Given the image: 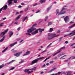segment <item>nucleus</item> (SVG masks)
Masks as SVG:
<instances>
[{
  "label": "nucleus",
  "instance_id": "56",
  "mask_svg": "<svg viewBox=\"0 0 75 75\" xmlns=\"http://www.w3.org/2000/svg\"><path fill=\"white\" fill-rule=\"evenodd\" d=\"M21 27H19V28H18V29H17V30H18V31H19V30H20V28H21Z\"/></svg>",
  "mask_w": 75,
  "mask_h": 75
},
{
  "label": "nucleus",
  "instance_id": "35",
  "mask_svg": "<svg viewBox=\"0 0 75 75\" xmlns=\"http://www.w3.org/2000/svg\"><path fill=\"white\" fill-rule=\"evenodd\" d=\"M33 72V71H28V74H31V73Z\"/></svg>",
  "mask_w": 75,
  "mask_h": 75
},
{
  "label": "nucleus",
  "instance_id": "39",
  "mask_svg": "<svg viewBox=\"0 0 75 75\" xmlns=\"http://www.w3.org/2000/svg\"><path fill=\"white\" fill-rule=\"evenodd\" d=\"M21 61L20 62H19V64H21L22 63H23V62H24V60H21Z\"/></svg>",
  "mask_w": 75,
  "mask_h": 75
},
{
  "label": "nucleus",
  "instance_id": "41",
  "mask_svg": "<svg viewBox=\"0 0 75 75\" xmlns=\"http://www.w3.org/2000/svg\"><path fill=\"white\" fill-rule=\"evenodd\" d=\"M4 24V23H1L0 25V26L1 27H2L3 26V25Z\"/></svg>",
  "mask_w": 75,
  "mask_h": 75
},
{
  "label": "nucleus",
  "instance_id": "63",
  "mask_svg": "<svg viewBox=\"0 0 75 75\" xmlns=\"http://www.w3.org/2000/svg\"><path fill=\"white\" fill-rule=\"evenodd\" d=\"M16 14L17 15V14H18V12H16Z\"/></svg>",
  "mask_w": 75,
  "mask_h": 75
},
{
  "label": "nucleus",
  "instance_id": "40",
  "mask_svg": "<svg viewBox=\"0 0 75 75\" xmlns=\"http://www.w3.org/2000/svg\"><path fill=\"white\" fill-rule=\"evenodd\" d=\"M71 59H75V56H72L71 57Z\"/></svg>",
  "mask_w": 75,
  "mask_h": 75
},
{
  "label": "nucleus",
  "instance_id": "46",
  "mask_svg": "<svg viewBox=\"0 0 75 75\" xmlns=\"http://www.w3.org/2000/svg\"><path fill=\"white\" fill-rule=\"evenodd\" d=\"M54 62V61L52 60L51 61H50L49 62L50 64H52V63H53Z\"/></svg>",
  "mask_w": 75,
  "mask_h": 75
},
{
  "label": "nucleus",
  "instance_id": "4",
  "mask_svg": "<svg viewBox=\"0 0 75 75\" xmlns=\"http://www.w3.org/2000/svg\"><path fill=\"white\" fill-rule=\"evenodd\" d=\"M38 30H39L40 33H42V31H44V29H38L35 30V31L32 32V35H34L35 34L38 33Z\"/></svg>",
  "mask_w": 75,
  "mask_h": 75
},
{
  "label": "nucleus",
  "instance_id": "49",
  "mask_svg": "<svg viewBox=\"0 0 75 75\" xmlns=\"http://www.w3.org/2000/svg\"><path fill=\"white\" fill-rule=\"evenodd\" d=\"M61 56V54H60L58 55V57H60Z\"/></svg>",
  "mask_w": 75,
  "mask_h": 75
},
{
  "label": "nucleus",
  "instance_id": "53",
  "mask_svg": "<svg viewBox=\"0 0 75 75\" xmlns=\"http://www.w3.org/2000/svg\"><path fill=\"white\" fill-rule=\"evenodd\" d=\"M40 11V10H38L36 12V13H39Z\"/></svg>",
  "mask_w": 75,
  "mask_h": 75
},
{
  "label": "nucleus",
  "instance_id": "52",
  "mask_svg": "<svg viewBox=\"0 0 75 75\" xmlns=\"http://www.w3.org/2000/svg\"><path fill=\"white\" fill-rule=\"evenodd\" d=\"M75 43H74V44H72L70 46V47H72V46H73V45H75Z\"/></svg>",
  "mask_w": 75,
  "mask_h": 75
},
{
  "label": "nucleus",
  "instance_id": "60",
  "mask_svg": "<svg viewBox=\"0 0 75 75\" xmlns=\"http://www.w3.org/2000/svg\"><path fill=\"white\" fill-rule=\"evenodd\" d=\"M25 20L24 19H23L22 22H24L25 21Z\"/></svg>",
  "mask_w": 75,
  "mask_h": 75
},
{
  "label": "nucleus",
  "instance_id": "13",
  "mask_svg": "<svg viewBox=\"0 0 75 75\" xmlns=\"http://www.w3.org/2000/svg\"><path fill=\"white\" fill-rule=\"evenodd\" d=\"M3 38L1 39L0 40V42H2L5 39V37H6V36L5 35L2 36Z\"/></svg>",
  "mask_w": 75,
  "mask_h": 75
},
{
  "label": "nucleus",
  "instance_id": "37",
  "mask_svg": "<svg viewBox=\"0 0 75 75\" xmlns=\"http://www.w3.org/2000/svg\"><path fill=\"white\" fill-rule=\"evenodd\" d=\"M65 47H62L60 49V50L59 51H61L62 50V49H65Z\"/></svg>",
  "mask_w": 75,
  "mask_h": 75
},
{
  "label": "nucleus",
  "instance_id": "24",
  "mask_svg": "<svg viewBox=\"0 0 75 75\" xmlns=\"http://www.w3.org/2000/svg\"><path fill=\"white\" fill-rule=\"evenodd\" d=\"M45 0H40V2L41 4H43V3H45Z\"/></svg>",
  "mask_w": 75,
  "mask_h": 75
},
{
  "label": "nucleus",
  "instance_id": "44",
  "mask_svg": "<svg viewBox=\"0 0 75 75\" xmlns=\"http://www.w3.org/2000/svg\"><path fill=\"white\" fill-rule=\"evenodd\" d=\"M37 5V3H36L35 4H34L33 6V7H35V6H36Z\"/></svg>",
  "mask_w": 75,
  "mask_h": 75
},
{
  "label": "nucleus",
  "instance_id": "11",
  "mask_svg": "<svg viewBox=\"0 0 75 75\" xmlns=\"http://www.w3.org/2000/svg\"><path fill=\"white\" fill-rule=\"evenodd\" d=\"M30 51H27V52L25 54H24L23 56H26V55H28V54H30Z\"/></svg>",
  "mask_w": 75,
  "mask_h": 75
},
{
  "label": "nucleus",
  "instance_id": "32",
  "mask_svg": "<svg viewBox=\"0 0 75 75\" xmlns=\"http://www.w3.org/2000/svg\"><path fill=\"white\" fill-rule=\"evenodd\" d=\"M4 64H2L0 66V69H1L2 68H3L4 67Z\"/></svg>",
  "mask_w": 75,
  "mask_h": 75
},
{
  "label": "nucleus",
  "instance_id": "58",
  "mask_svg": "<svg viewBox=\"0 0 75 75\" xmlns=\"http://www.w3.org/2000/svg\"><path fill=\"white\" fill-rule=\"evenodd\" d=\"M75 39V36L73 37V38L72 39V40H74Z\"/></svg>",
  "mask_w": 75,
  "mask_h": 75
},
{
  "label": "nucleus",
  "instance_id": "64",
  "mask_svg": "<svg viewBox=\"0 0 75 75\" xmlns=\"http://www.w3.org/2000/svg\"><path fill=\"white\" fill-rule=\"evenodd\" d=\"M49 63H48L46 64V65H47V66H48V65H49Z\"/></svg>",
  "mask_w": 75,
  "mask_h": 75
},
{
  "label": "nucleus",
  "instance_id": "10",
  "mask_svg": "<svg viewBox=\"0 0 75 75\" xmlns=\"http://www.w3.org/2000/svg\"><path fill=\"white\" fill-rule=\"evenodd\" d=\"M8 31V29H7L6 30H5L4 32H2L1 33V35H5V34H6V33Z\"/></svg>",
  "mask_w": 75,
  "mask_h": 75
},
{
  "label": "nucleus",
  "instance_id": "16",
  "mask_svg": "<svg viewBox=\"0 0 75 75\" xmlns=\"http://www.w3.org/2000/svg\"><path fill=\"white\" fill-rule=\"evenodd\" d=\"M66 75H71V71H69L65 73Z\"/></svg>",
  "mask_w": 75,
  "mask_h": 75
},
{
  "label": "nucleus",
  "instance_id": "8",
  "mask_svg": "<svg viewBox=\"0 0 75 75\" xmlns=\"http://www.w3.org/2000/svg\"><path fill=\"white\" fill-rule=\"evenodd\" d=\"M7 5H4L2 8H1V9H0V13H1V12L2 11V10H3V8L4 10H6L7 9Z\"/></svg>",
  "mask_w": 75,
  "mask_h": 75
},
{
  "label": "nucleus",
  "instance_id": "62",
  "mask_svg": "<svg viewBox=\"0 0 75 75\" xmlns=\"http://www.w3.org/2000/svg\"><path fill=\"white\" fill-rule=\"evenodd\" d=\"M71 59V57H69V58L67 59L68 60H69V59Z\"/></svg>",
  "mask_w": 75,
  "mask_h": 75
},
{
  "label": "nucleus",
  "instance_id": "38",
  "mask_svg": "<svg viewBox=\"0 0 75 75\" xmlns=\"http://www.w3.org/2000/svg\"><path fill=\"white\" fill-rule=\"evenodd\" d=\"M14 68H15V67H13L9 69V71H11V70H13V69H14Z\"/></svg>",
  "mask_w": 75,
  "mask_h": 75
},
{
  "label": "nucleus",
  "instance_id": "25",
  "mask_svg": "<svg viewBox=\"0 0 75 75\" xmlns=\"http://www.w3.org/2000/svg\"><path fill=\"white\" fill-rule=\"evenodd\" d=\"M72 35V33H71L69 34L66 35L64 36V37H67V36H70V35Z\"/></svg>",
  "mask_w": 75,
  "mask_h": 75
},
{
  "label": "nucleus",
  "instance_id": "19",
  "mask_svg": "<svg viewBox=\"0 0 75 75\" xmlns=\"http://www.w3.org/2000/svg\"><path fill=\"white\" fill-rule=\"evenodd\" d=\"M61 52V51H59L56 52L55 53L53 54L52 57H54V56L56 55H57V54H59V52Z\"/></svg>",
  "mask_w": 75,
  "mask_h": 75
},
{
  "label": "nucleus",
  "instance_id": "45",
  "mask_svg": "<svg viewBox=\"0 0 75 75\" xmlns=\"http://www.w3.org/2000/svg\"><path fill=\"white\" fill-rule=\"evenodd\" d=\"M23 41H24V40L23 39L19 42V43H21V42H23Z\"/></svg>",
  "mask_w": 75,
  "mask_h": 75
},
{
  "label": "nucleus",
  "instance_id": "6",
  "mask_svg": "<svg viewBox=\"0 0 75 75\" xmlns=\"http://www.w3.org/2000/svg\"><path fill=\"white\" fill-rule=\"evenodd\" d=\"M62 18H64V20L65 23H68L69 20V17L68 16H67L65 17V16H63Z\"/></svg>",
  "mask_w": 75,
  "mask_h": 75
},
{
  "label": "nucleus",
  "instance_id": "28",
  "mask_svg": "<svg viewBox=\"0 0 75 75\" xmlns=\"http://www.w3.org/2000/svg\"><path fill=\"white\" fill-rule=\"evenodd\" d=\"M30 69H26L25 71V72H28V71H30Z\"/></svg>",
  "mask_w": 75,
  "mask_h": 75
},
{
  "label": "nucleus",
  "instance_id": "15",
  "mask_svg": "<svg viewBox=\"0 0 75 75\" xmlns=\"http://www.w3.org/2000/svg\"><path fill=\"white\" fill-rule=\"evenodd\" d=\"M13 32H12V31H11L9 33V37H11L12 35H13Z\"/></svg>",
  "mask_w": 75,
  "mask_h": 75
},
{
  "label": "nucleus",
  "instance_id": "20",
  "mask_svg": "<svg viewBox=\"0 0 75 75\" xmlns=\"http://www.w3.org/2000/svg\"><path fill=\"white\" fill-rule=\"evenodd\" d=\"M52 7V6H50L49 7L47 8V11H49L51 10V7Z\"/></svg>",
  "mask_w": 75,
  "mask_h": 75
},
{
  "label": "nucleus",
  "instance_id": "2",
  "mask_svg": "<svg viewBox=\"0 0 75 75\" xmlns=\"http://www.w3.org/2000/svg\"><path fill=\"white\" fill-rule=\"evenodd\" d=\"M43 58H44V57H40L39 58L33 60L32 61V62L31 63V65H33V64H35V63H37V62H38V61H39V60H40V59H43Z\"/></svg>",
  "mask_w": 75,
  "mask_h": 75
},
{
  "label": "nucleus",
  "instance_id": "42",
  "mask_svg": "<svg viewBox=\"0 0 75 75\" xmlns=\"http://www.w3.org/2000/svg\"><path fill=\"white\" fill-rule=\"evenodd\" d=\"M62 38H63L62 37H61L59 38V42L61 41V40H62Z\"/></svg>",
  "mask_w": 75,
  "mask_h": 75
},
{
  "label": "nucleus",
  "instance_id": "30",
  "mask_svg": "<svg viewBox=\"0 0 75 75\" xmlns=\"http://www.w3.org/2000/svg\"><path fill=\"white\" fill-rule=\"evenodd\" d=\"M48 18V16H46L45 17V21H47Z\"/></svg>",
  "mask_w": 75,
  "mask_h": 75
},
{
  "label": "nucleus",
  "instance_id": "22",
  "mask_svg": "<svg viewBox=\"0 0 75 75\" xmlns=\"http://www.w3.org/2000/svg\"><path fill=\"white\" fill-rule=\"evenodd\" d=\"M7 49H8V47H6V48L5 49H4V50H3L2 51V53H4V52L6 51V50H7Z\"/></svg>",
  "mask_w": 75,
  "mask_h": 75
},
{
  "label": "nucleus",
  "instance_id": "48",
  "mask_svg": "<svg viewBox=\"0 0 75 75\" xmlns=\"http://www.w3.org/2000/svg\"><path fill=\"white\" fill-rule=\"evenodd\" d=\"M61 33V31L59 30H58L57 32V33L58 34L59 33Z\"/></svg>",
  "mask_w": 75,
  "mask_h": 75
},
{
  "label": "nucleus",
  "instance_id": "31",
  "mask_svg": "<svg viewBox=\"0 0 75 75\" xmlns=\"http://www.w3.org/2000/svg\"><path fill=\"white\" fill-rule=\"evenodd\" d=\"M37 68L36 67H34V68L30 69V70H34V71H36L35 69Z\"/></svg>",
  "mask_w": 75,
  "mask_h": 75
},
{
  "label": "nucleus",
  "instance_id": "23",
  "mask_svg": "<svg viewBox=\"0 0 75 75\" xmlns=\"http://www.w3.org/2000/svg\"><path fill=\"white\" fill-rule=\"evenodd\" d=\"M75 25V24H74V25H72L68 27V28L69 29H70V28H72L73 27H74Z\"/></svg>",
  "mask_w": 75,
  "mask_h": 75
},
{
  "label": "nucleus",
  "instance_id": "36",
  "mask_svg": "<svg viewBox=\"0 0 75 75\" xmlns=\"http://www.w3.org/2000/svg\"><path fill=\"white\" fill-rule=\"evenodd\" d=\"M28 8H29L28 7H27L26 9H25V11H27L28 10Z\"/></svg>",
  "mask_w": 75,
  "mask_h": 75
},
{
  "label": "nucleus",
  "instance_id": "7",
  "mask_svg": "<svg viewBox=\"0 0 75 75\" xmlns=\"http://www.w3.org/2000/svg\"><path fill=\"white\" fill-rule=\"evenodd\" d=\"M65 7H66V6H64L62 9V10H61L60 12V15L62 14H65L66 13V11H64L66 9V8Z\"/></svg>",
  "mask_w": 75,
  "mask_h": 75
},
{
  "label": "nucleus",
  "instance_id": "14",
  "mask_svg": "<svg viewBox=\"0 0 75 75\" xmlns=\"http://www.w3.org/2000/svg\"><path fill=\"white\" fill-rule=\"evenodd\" d=\"M56 69H57V68L55 67L54 68L50 70V71H47L48 73H50V72H52L54 70H55Z\"/></svg>",
  "mask_w": 75,
  "mask_h": 75
},
{
  "label": "nucleus",
  "instance_id": "17",
  "mask_svg": "<svg viewBox=\"0 0 75 75\" xmlns=\"http://www.w3.org/2000/svg\"><path fill=\"white\" fill-rule=\"evenodd\" d=\"M60 12H59V10L57 9L56 10V15H58V16H59L60 15Z\"/></svg>",
  "mask_w": 75,
  "mask_h": 75
},
{
  "label": "nucleus",
  "instance_id": "3",
  "mask_svg": "<svg viewBox=\"0 0 75 75\" xmlns=\"http://www.w3.org/2000/svg\"><path fill=\"white\" fill-rule=\"evenodd\" d=\"M34 30H36V28H34L32 27L29 29L28 30V33H26V35H31V34H30L29 33H31V32L34 31Z\"/></svg>",
  "mask_w": 75,
  "mask_h": 75
},
{
  "label": "nucleus",
  "instance_id": "21",
  "mask_svg": "<svg viewBox=\"0 0 75 75\" xmlns=\"http://www.w3.org/2000/svg\"><path fill=\"white\" fill-rule=\"evenodd\" d=\"M16 61V60H12V61H11V62L8 63H7V64H8V65L9 64H11V63H12L13 62H14V61Z\"/></svg>",
  "mask_w": 75,
  "mask_h": 75
},
{
  "label": "nucleus",
  "instance_id": "9",
  "mask_svg": "<svg viewBox=\"0 0 75 75\" xmlns=\"http://www.w3.org/2000/svg\"><path fill=\"white\" fill-rule=\"evenodd\" d=\"M23 52H19L18 53H17L16 54H14V56L15 57H19L20 55Z\"/></svg>",
  "mask_w": 75,
  "mask_h": 75
},
{
  "label": "nucleus",
  "instance_id": "1",
  "mask_svg": "<svg viewBox=\"0 0 75 75\" xmlns=\"http://www.w3.org/2000/svg\"><path fill=\"white\" fill-rule=\"evenodd\" d=\"M59 36V35H56V34L55 33H49L48 34L47 39L49 40H52L53 38H54V37H57Z\"/></svg>",
  "mask_w": 75,
  "mask_h": 75
},
{
  "label": "nucleus",
  "instance_id": "34",
  "mask_svg": "<svg viewBox=\"0 0 75 75\" xmlns=\"http://www.w3.org/2000/svg\"><path fill=\"white\" fill-rule=\"evenodd\" d=\"M52 24V22H50L48 23V25H51Z\"/></svg>",
  "mask_w": 75,
  "mask_h": 75
},
{
  "label": "nucleus",
  "instance_id": "51",
  "mask_svg": "<svg viewBox=\"0 0 75 75\" xmlns=\"http://www.w3.org/2000/svg\"><path fill=\"white\" fill-rule=\"evenodd\" d=\"M46 51H47V50H44V51H43L41 53H44V52H46Z\"/></svg>",
  "mask_w": 75,
  "mask_h": 75
},
{
  "label": "nucleus",
  "instance_id": "18",
  "mask_svg": "<svg viewBox=\"0 0 75 75\" xmlns=\"http://www.w3.org/2000/svg\"><path fill=\"white\" fill-rule=\"evenodd\" d=\"M17 42H15L13 43V44H11L10 45V46L11 47H13V46H14V45H16V44H17Z\"/></svg>",
  "mask_w": 75,
  "mask_h": 75
},
{
  "label": "nucleus",
  "instance_id": "43",
  "mask_svg": "<svg viewBox=\"0 0 75 75\" xmlns=\"http://www.w3.org/2000/svg\"><path fill=\"white\" fill-rule=\"evenodd\" d=\"M51 45H52V43H50V45L47 47V48H49V47H50V46H51Z\"/></svg>",
  "mask_w": 75,
  "mask_h": 75
},
{
  "label": "nucleus",
  "instance_id": "61",
  "mask_svg": "<svg viewBox=\"0 0 75 75\" xmlns=\"http://www.w3.org/2000/svg\"><path fill=\"white\" fill-rule=\"evenodd\" d=\"M17 23H18V22H16L15 23V24H17Z\"/></svg>",
  "mask_w": 75,
  "mask_h": 75
},
{
  "label": "nucleus",
  "instance_id": "29",
  "mask_svg": "<svg viewBox=\"0 0 75 75\" xmlns=\"http://www.w3.org/2000/svg\"><path fill=\"white\" fill-rule=\"evenodd\" d=\"M53 30H54V29L52 28H50V30H49V32H52V31H53Z\"/></svg>",
  "mask_w": 75,
  "mask_h": 75
},
{
  "label": "nucleus",
  "instance_id": "57",
  "mask_svg": "<svg viewBox=\"0 0 75 75\" xmlns=\"http://www.w3.org/2000/svg\"><path fill=\"white\" fill-rule=\"evenodd\" d=\"M18 8H21L22 7V6H21V5H19L18 6Z\"/></svg>",
  "mask_w": 75,
  "mask_h": 75
},
{
  "label": "nucleus",
  "instance_id": "54",
  "mask_svg": "<svg viewBox=\"0 0 75 75\" xmlns=\"http://www.w3.org/2000/svg\"><path fill=\"white\" fill-rule=\"evenodd\" d=\"M69 23L70 24H73V23H74V22L71 21Z\"/></svg>",
  "mask_w": 75,
  "mask_h": 75
},
{
  "label": "nucleus",
  "instance_id": "12",
  "mask_svg": "<svg viewBox=\"0 0 75 75\" xmlns=\"http://www.w3.org/2000/svg\"><path fill=\"white\" fill-rule=\"evenodd\" d=\"M71 34L72 35H71L70 37H72V36H74V35H75V30L72 31V32L71 33Z\"/></svg>",
  "mask_w": 75,
  "mask_h": 75
},
{
  "label": "nucleus",
  "instance_id": "50",
  "mask_svg": "<svg viewBox=\"0 0 75 75\" xmlns=\"http://www.w3.org/2000/svg\"><path fill=\"white\" fill-rule=\"evenodd\" d=\"M24 19L25 20H27L28 19V18H27V16H26L24 18Z\"/></svg>",
  "mask_w": 75,
  "mask_h": 75
},
{
  "label": "nucleus",
  "instance_id": "33",
  "mask_svg": "<svg viewBox=\"0 0 75 75\" xmlns=\"http://www.w3.org/2000/svg\"><path fill=\"white\" fill-rule=\"evenodd\" d=\"M50 57H49L47 58L44 60V62H45L46 61H47V59H50Z\"/></svg>",
  "mask_w": 75,
  "mask_h": 75
},
{
  "label": "nucleus",
  "instance_id": "26",
  "mask_svg": "<svg viewBox=\"0 0 75 75\" xmlns=\"http://www.w3.org/2000/svg\"><path fill=\"white\" fill-rule=\"evenodd\" d=\"M67 55H64L63 56V57H61L60 58V59H65V58H64V57H67Z\"/></svg>",
  "mask_w": 75,
  "mask_h": 75
},
{
  "label": "nucleus",
  "instance_id": "47",
  "mask_svg": "<svg viewBox=\"0 0 75 75\" xmlns=\"http://www.w3.org/2000/svg\"><path fill=\"white\" fill-rule=\"evenodd\" d=\"M71 31V30H70V29H69V30H68L66 32H67V33H69V32H70V31Z\"/></svg>",
  "mask_w": 75,
  "mask_h": 75
},
{
  "label": "nucleus",
  "instance_id": "59",
  "mask_svg": "<svg viewBox=\"0 0 75 75\" xmlns=\"http://www.w3.org/2000/svg\"><path fill=\"white\" fill-rule=\"evenodd\" d=\"M65 43L66 44H68V42L67 41H65Z\"/></svg>",
  "mask_w": 75,
  "mask_h": 75
},
{
  "label": "nucleus",
  "instance_id": "5",
  "mask_svg": "<svg viewBox=\"0 0 75 75\" xmlns=\"http://www.w3.org/2000/svg\"><path fill=\"white\" fill-rule=\"evenodd\" d=\"M13 0H8L6 2L7 4H8V6L11 5V4H12V1H13ZM17 1H18V0H14L13 1L14 3H17Z\"/></svg>",
  "mask_w": 75,
  "mask_h": 75
},
{
  "label": "nucleus",
  "instance_id": "55",
  "mask_svg": "<svg viewBox=\"0 0 75 75\" xmlns=\"http://www.w3.org/2000/svg\"><path fill=\"white\" fill-rule=\"evenodd\" d=\"M37 25V24L35 23V24L33 25V27H34V26H35V25Z\"/></svg>",
  "mask_w": 75,
  "mask_h": 75
},
{
  "label": "nucleus",
  "instance_id": "27",
  "mask_svg": "<svg viewBox=\"0 0 75 75\" xmlns=\"http://www.w3.org/2000/svg\"><path fill=\"white\" fill-rule=\"evenodd\" d=\"M20 15H19L17 18H16V19H15V21H17V20H18L20 18Z\"/></svg>",
  "mask_w": 75,
  "mask_h": 75
}]
</instances>
